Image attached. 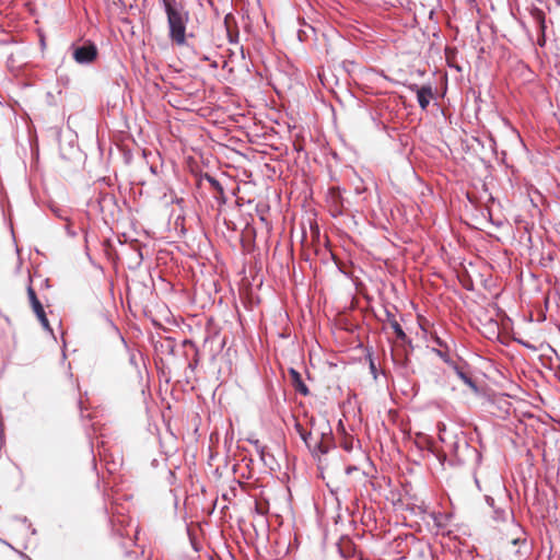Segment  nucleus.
Segmentation results:
<instances>
[{
    "instance_id": "obj_1",
    "label": "nucleus",
    "mask_w": 560,
    "mask_h": 560,
    "mask_svg": "<svg viewBox=\"0 0 560 560\" xmlns=\"http://www.w3.org/2000/svg\"><path fill=\"white\" fill-rule=\"evenodd\" d=\"M167 19L168 37L177 46L186 44L189 12L177 0H161Z\"/></svg>"
},
{
    "instance_id": "obj_2",
    "label": "nucleus",
    "mask_w": 560,
    "mask_h": 560,
    "mask_svg": "<svg viewBox=\"0 0 560 560\" xmlns=\"http://www.w3.org/2000/svg\"><path fill=\"white\" fill-rule=\"evenodd\" d=\"M72 57L80 65H89L97 57V47L88 42L81 46H72Z\"/></svg>"
},
{
    "instance_id": "obj_3",
    "label": "nucleus",
    "mask_w": 560,
    "mask_h": 560,
    "mask_svg": "<svg viewBox=\"0 0 560 560\" xmlns=\"http://www.w3.org/2000/svg\"><path fill=\"white\" fill-rule=\"evenodd\" d=\"M27 295L32 305V308L34 313L36 314L38 320L40 322L43 328L49 332L52 331L49 322L47 319L46 313L44 311V307L39 300L37 299V295L32 287L27 288Z\"/></svg>"
},
{
    "instance_id": "obj_4",
    "label": "nucleus",
    "mask_w": 560,
    "mask_h": 560,
    "mask_svg": "<svg viewBox=\"0 0 560 560\" xmlns=\"http://www.w3.org/2000/svg\"><path fill=\"white\" fill-rule=\"evenodd\" d=\"M447 447L451 454L456 458L458 464L464 463L463 453L470 451L468 442L464 438L458 439L457 436H454V441H451L447 444ZM471 452L476 453L477 456L480 457V455L477 453L475 448H472Z\"/></svg>"
},
{
    "instance_id": "obj_5",
    "label": "nucleus",
    "mask_w": 560,
    "mask_h": 560,
    "mask_svg": "<svg viewBox=\"0 0 560 560\" xmlns=\"http://www.w3.org/2000/svg\"><path fill=\"white\" fill-rule=\"evenodd\" d=\"M409 90L417 94V101L421 109L425 110L433 98V89L430 84L419 86L417 84L409 85Z\"/></svg>"
},
{
    "instance_id": "obj_6",
    "label": "nucleus",
    "mask_w": 560,
    "mask_h": 560,
    "mask_svg": "<svg viewBox=\"0 0 560 560\" xmlns=\"http://www.w3.org/2000/svg\"><path fill=\"white\" fill-rule=\"evenodd\" d=\"M386 319H387V323L388 325L390 326V328L394 330L396 337L401 340V341H408L410 342V340L408 339L406 332L404 331V329L401 328L400 324L398 323V320L396 319V317L389 312L386 310Z\"/></svg>"
},
{
    "instance_id": "obj_7",
    "label": "nucleus",
    "mask_w": 560,
    "mask_h": 560,
    "mask_svg": "<svg viewBox=\"0 0 560 560\" xmlns=\"http://www.w3.org/2000/svg\"><path fill=\"white\" fill-rule=\"evenodd\" d=\"M453 369L456 373V375L469 387L474 393H478V386L476 382L469 376L467 373H465L458 365L453 364Z\"/></svg>"
},
{
    "instance_id": "obj_8",
    "label": "nucleus",
    "mask_w": 560,
    "mask_h": 560,
    "mask_svg": "<svg viewBox=\"0 0 560 560\" xmlns=\"http://www.w3.org/2000/svg\"><path fill=\"white\" fill-rule=\"evenodd\" d=\"M290 374L292 376L296 392H299L300 394H302L304 396L308 395L310 390H308L307 386L304 384V382L302 381L300 373L298 371H295L294 369H291Z\"/></svg>"
},
{
    "instance_id": "obj_9",
    "label": "nucleus",
    "mask_w": 560,
    "mask_h": 560,
    "mask_svg": "<svg viewBox=\"0 0 560 560\" xmlns=\"http://www.w3.org/2000/svg\"><path fill=\"white\" fill-rule=\"evenodd\" d=\"M298 434L300 435V438L304 441V443L306 444V446L308 448H312V445L310 443V440L312 438V433L311 432H307L306 430L303 429L302 424L299 423V422H295V425H294Z\"/></svg>"
},
{
    "instance_id": "obj_10",
    "label": "nucleus",
    "mask_w": 560,
    "mask_h": 560,
    "mask_svg": "<svg viewBox=\"0 0 560 560\" xmlns=\"http://www.w3.org/2000/svg\"><path fill=\"white\" fill-rule=\"evenodd\" d=\"M205 178L207 179V182L210 184V186L218 192L220 194L221 196L224 195V189L222 187V185L220 184V182L214 178L213 176L209 175V174H206Z\"/></svg>"
},
{
    "instance_id": "obj_11",
    "label": "nucleus",
    "mask_w": 560,
    "mask_h": 560,
    "mask_svg": "<svg viewBox=\"0 0 560 560\" xmlns=\"http://www.w3.org/2000/svg\"><path fill=\"white\" fill-rule=\"evenodd\" d=\"M508 516V513L503 509H495L493 510V518L495 521H504Z\"/></svg>"
},
{
    "instance_id": "obj_12",
    "label": "nucleus",
    "mask_w": 560,
    "mask_h": 560,
    "mask_svg": "<svg viewBox=\"0 0 560 560\" xmlns=\"http://www.w3.org/2000/svg\"><path fill=\"white\" fill-rule=\"evenodd\" d=\"M313 451L320 454H326L328 452V446H326L323 441H319L315 443Z\"/></svg>"
},
{
    "instance_id": "obj_13",
    "label": "nucleus",
    "mask_w": 560,
    "mask_h": 560,
    "mask_svg": "<svg viewBox=\"0 0 560 560\" xmlns=\"http://www.w3.org/2000/svg\"><path fill=\"white\" fill-rule=\"evenodd\" d=\"M436 354L447 364L452 365L455 364L448 357V354L442 350H435Z\"/></svg>"
},
{
    "instance_id": "obj_14",
    "label": "nucleus",
    "mask_w": 560,
    "mask_h": 560,
    "mask_svg": "<svg viewBox=\"0 0 560 560\" xmlns=\"http://www.w3.org/2000/svg\"><path fill=\"white\" fill-rule=\"evenodd\" d=\"M513 545H522L523 547L527 546L526 538L516 537L512 539Z\"/></svg>"
},
{
    "instance_id": "obj_15",
    "label": "nucleus",
    "mask_w": 560,
    "mask_h": 560,
    "mask_svg": "<svg viewBox=\"0 0 560 560\" xmlns=\"http://www.w3.org/2000/svg\"><path fill=\"white\" fill-rule=\"evenodd\" d=\"M257 453L259 455V458L262 462H266V446L262 445L260 448L257 450Z\"/></svg>"
},
{
    "instance_id": "obj_16",
    "label": "nucleus",
    "mask_w": 560,
    "mask_h": 560,
    "mask_svg": "<svg viewBox=\"0 0 560 560\" xmlns=\"http://www.w3.org/2000/svg\"><path fill=\"white\" fill-rule=\"evenodd\" d=\"M445 432H446L445 427H443L442 429H440L439 438H440V440H441L443 443L447 444L446 436H445Z\"/></svg>"
},
{
    "instance_id": "obj_17",
    "label": "nucleus",
    "mask_w": 560,
    "mask_h": 560,
    "mask_svg": "<svg viewBox=\"0 0 560 560\" xmlns=\"http://www.w3.org/2000/svg\"><path fill=\"white\" fill-rule=\"evenodd\" d=\"M248 441L250 444H253L255 446L256 451L262 446L260 444L259 440H257V439H249Z\"/></svg>"
},
{
    "instance_id": "obj_18",
    "label": "nucleus",
    "mask_w": 560,
    "mask_h": 560,
    "mask_svg": "<svg viewBox=\"0 0 560 560\" xmlns=\"http://www.w3.org/2000/svg\"><path fill=\"white\" fill-rule=\"evenodd\" d=\"M486 502H487V504H488L489 506H491V508H493V509H494V499H493V498H491V497L487 495V497H486Z\"/></svg>"
},
{
    "instance_id": "obj_19",
    "label": "nucleus",
    "mask_w": 560,
    "mask_h": 560,
    "mask_svg": "<svg viewBox=\"0 0 560 560\" xmlns=\"http://www.w3.org/2000/svg\"><path fill=\"white\" fill-rule=\"evenodd\" d=\"M435 342H436V345H439L440 347H444V346H445V343H444V342L441 340V338H439V337H436V338H435Z\"/></svg>"
},
{
    "instance_id": "obj_20",
    "label": "nucleus",
    "mask_w": 560,
    "mask_h": 560,
    "mask_svg": "<svg viewBox=\"0 0 560 560\" xmlns=\"http://www.w3.org/2000/svg\"><path fill=\"white\" fill-rule=\"evenodd\" d=\"M130 362H131L132 364H135V365L137 364V363H136V353H133V352H132V353H130Z\"/></svg>"
},
{
    "instance_id": "obj_21",
    "label": "nucleus",
    "mask_w": 560,
    "mask_h": 560,
    "mask_svg": "<svg viewBox=\"0 0 560 560\" xmlns=\"http://www.w3.org/2000/svg\"><path fill=\"white\" fill-rule=\"evenodd\" d=\"M370 369H371V372H372L373 374H375V372H376V368H375V364H374V362H373V361H371V363H370Z\"/></svg>"
},
{
    "instance_id": "obj_22",
    "label": "nucleus",
    "mask_w": 560,
    "mask_h": 560,
    "mask_svg": "<svg viewBox=\"0 0 560 560\" xmlns=\"http://www.w3.org/2000/svg\"><path fill=\"white\" fill-rule=\"evenodd\" d=\"M355 469H357L355 467H348L347 468V474H350V472H352V470H355Z\"/></svg>"
},
{
    "instance_id": "obj_23",
    "label": "nucleus",
    "mask_w": 560,
    "mask_h": 560,
    "mask_svg": "<svg viewBox=\"0 0 560 560\" xmlns=\"http://www.w3.org/2000/svg\"><path fill=\"white\" fill-rule=\"evenodd\" d=\"M475 482H476L477 487L480 489L479 480L477 478H475Z\"/></svg>"
},
{
    "instance_id": "obj_24",
    "label": "nucleus",
    "mask_w": 560,
    "mask_h": 560,
    "mask_svg": "<svg viewBox=\"0 0 560 560\" xmlns=\"http://www.w3.org/2000/svg\"><path fill=\"white\" fill-rule=\"evenodd\" d=\"M212 68H218V63H217V62H213V63H212Z\"/></svg>"
},
{
    "instance_id": "obj_25",
    "label": "nucleus",
    "mask_w": 560,
    "mask_h": 560,
    "mask_svg": "<svg viewBox=\"0 0 560 560\" xmlns=\"http://www.w3.org/2000/svg\"><path fill=\"white\" fill-rule=\"evenodd\" d=\"M28 560H32V559H28Z\"/></svg>"
}]
</instances>
